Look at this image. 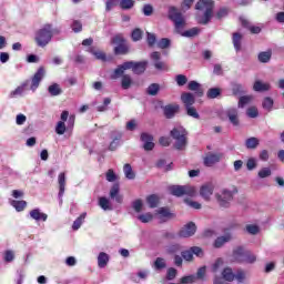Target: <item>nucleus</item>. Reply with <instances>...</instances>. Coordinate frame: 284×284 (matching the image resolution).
I'll list each match as a JSON object with an SVG mask.
<instances>
[{"label": "nucleus", "mask_w": 284, "mask_h": 284, "mask_svg": "<svg viewBox=\"0 0 284 284\" xmlns=\"http://www.w3.org/2000/svg\"><path fill=\"white\" fill-rule=\"evenodd\" d=\"M34 41L39 48H45L52 41V24H44L36 32Z\"/></svg>", "instance_id": "3"}, {"label": "nucleus", "mask_w": 284, "mask_h": 284, "mask_svg": "<svg viewBox=\"0 0 284 284\" xmlns=\"http://www.w3.org/2000/svg\"><path fill=\"white\" fill-rule=\"evenodd\" d=\"M181 254H182V258H184V261H193L194 260V253L192 252V248L184 251Z\"/></svg>", "instance_id": "57"}, {"label": "nucleus", "mask_w": 284, "mask_h": 284, "mask_svg": "<svg viewBox=\"0 0 284 284\" xmlns=\"http://www.w3.org/2000/svg\"><path fill=\"white\" fill-rule=\"evenodd\" d=\"M148 68V61L134 62L128 61L123 64L119 65L115 70L111 79H119L125 72V70H132L134 74H143Z\"/></svg>", "instance_id": "1"}, {"label": "nucleus", "mask_w": 284, "mask_h": 284, "mask_svg": "<svg viewBox=\"0 0 284 284\" xmlns=\"http://www.w3.org/2000/svg\"><path fill=\"white\" fill-rule=\"evenodd\" d=\"M28 85H30V81L27 80L20 87H18L16 90L11 91L10 98L14 99V97H21V94H23V92H26V88H28Z\"/></svg>", "instance_id": "18"}, {"label": "nucleus", "mask_w": 284, "mask_h": 284, "mask_svg": "<svg viewBox=\"0 0 284 284\" xmlns=\"http://www.w3.org/2000/svg\"><path fill=\"white\" fill-rule=\"evenodd\" d=\"M142 12L144 17H152V14H154V7H152V4H144Z\"/></svg>", "instance_id": "51"}, {"label": "nucleus", "mask_w": 284, "mask_h": 284, "mask_svg": "<svg viewBox=\"0 0 284 284\" xmlns=\"http://www.w3.org/2000/svg\"><path fill=\"white\" fill-rule=\"evenodd\" d=\"M158 48H161V50H165V48H170V39L168 38H162L158 42Z\"/></svg>", "instance_id": "60"}, {"label": "nucleus", "mask_w": 284, "mask_h": 284, "mask_svg": "<svg viewBox=\"0 0 284 284\" xmlns=\"http://www.w3.org/2000/svg\"><path fill=\"white\" fill-rule=\"evenodd\" d=\"M30 216L33 221H48V214L41 213V210L39 209L32 210Z\"/></svg>", "instance_id": "20"}, {"label": "nucleus", "mask_w": 284, "mask_h": 284, "mask_svg": "<svg viewBox=\"0 0 284 284\" xmlns=\"http://www.w3.org/2000/svg\"><path fill=\"white\" fill-rule=\"evenodd\" d=\"M161 90V85L159 83H152L148 89L146 93L150 97H156L159 94V91Z\"/></svg>", "instance_id": "37"}, {"label": "nucleus", "mask_w": 284, "mask_h": 284, "mask_svg": "<svg viewBox=\"0 0 284 284\" xmlns=\"http://www.w3.org/2000/svg\"><path fill=\"white\" fill-rule=\"evenodd\" d=\"M186 114L187 116H192V119H201V115L196 111V108L194 106H187L186 108Z\"/></svg>", "instance_id": "48"}, {"label": "nucleus", "mask_w": 284, "mask_h": 284, "mask_svg": "<svg viewBox=\"0 0 284 284\" xmlns=\"http://www.w3.org/2000/svg\"><path fill=\"white\" fill-rule=\"evenodd\" d=\"M123 172H124V176H126V179H129L130 181L136 178V174H134V171L132 170V165L130 164H124Z\"/></svg>", "instance_id": "33"}, {"label": "nucleus", "mask_w": 284, "mask_h": 284, "mask_svg": "<svg viewBox=\"0 0 284 284\" xmlns=\"http://www.w3.org/2000/svg\"><path fill=\"white\" fill-rule=\"evenodd\" d=\"M215 199L217 205H220L223 209H227L230 207V204L234 199V194L232 193V191L223 189L222 191L215 194Z\"/></svg>", "instance_id": "7"}, {"label": "nucleus", "mask_w": 284, "mask_h": 284, "mask_svg": "<svg viewBox=\"0 0 284 284\" xmlns=\"http://www.w3.org/2000/svg\"><path fill=\"white\" fill-rule=\"evenodd\" d=\"M226 116L229 118L230 123L232 125L237 126L240 121H239V110L235 108H230L226 110Z\"/></svg>", "instance_id": "15"}, {"label": "nucleus", "mask_w": 284, "mask_h": 284, "mask_svg": "<svg viewBox=\"0 0 284 284\" xmlns=\"http://www.w3.org/2000/svg\"><path fill=\"white\" fill-rule=\"evenodd\" d=\"M241 41H243V36L241 33H233V45L236 52L241 51Z\"/></svg>", "instance_id": "38"}, {"label": "nucleus", "mask_w": 284, "mask_h": 284, "mask_svg": "<svg viewBox=\"0 0 284 284\" xmlns=\"http://www.w3.org/2000/svg\"><path fill=\"white\" fill-rule=\"evenodd\" d=\"M212 194H214V184L206 183L200 187V196H202L204 201H212Z\"/></svg>", "instance_id": "11"}, {"label": "nucleus", "mask_w": 284, "mask_h": 284, "mask_svg": "<svg viewBox=\"0 0 284 284\" xmlns=\"http://www.w3.org/2000/svg\"><path fill=\"white\" fill-rule=\"evenodd\" d=\"M200 32H201V29L195 27V28L184 31L182 33V37L192 38V37H196Z\"/></svg>", "instance_id": "44"}, {"label": "nucleus", "mask_w": 284, "mask_h": 284, "mask_svg": "<svg viewBox=\"0 0 284 284\" xmlns=\"http://www.w3.org/2000/svg\"><path fill=\"white\" fill-rule=\"evenodd\" d=\"M175 81H176L178 85L183 87V85H185V83H187V77H185L183 74H179V75H176Z\"/></svg>", "instance_id": "62"}, {"label": "nucleus", "mask_w": 284, "mask_h": 284, "mask_svg": "<svg viewBox=\"0 0 284 284\" xmlns=\"http://www.w3.org/2000/svg\"><path fill=\"white\" fill-rule=\"evenodd\" d=\"M257 59L260 63H270V60L272 59V52L271 51L260 52L257 55Z\"/></svg>", "instance_id": "30"}, {"label": "nucleus", "mask_w": 284, "mask_h": 284, "mask_svg": "<svg viewBox=\"0 0 284 284\" xmlns=\"http://www.w3.org/2000/svg\"><path fill=\"white\" fill-rule=\"evenodd\" d=\"M73 32H81L83 30V24L79 20H74L72 26H71Z\"/></svg>", "instance_id": "61"}, {"label": "nucleus", "mask_w": 284, "mask_h": 284, "mask_svg": "<svg viewBox=\"0 0 284 284\" xmlns=\"http://www.w3.org/2000/svg\"><path fill=\"white\" fill-rule=\"evenodd\" d=\"M230 241H232V234L222 235L215 240L214 247H223L224 243H230Z\"/></svg>", "instance_id": "21"}, {"label": "nucleus", "mask_w": 284, "mask_h": 284, "mask_svg": "<svg viewBox=\"0 0 284 284\" xmlns=\"http://www.w3.org/2000/svg\"><path fill=\"white\" fill-rule=\"evenodd\" d=\"M99 205L102 207V210H112L110 206V200H108V197H100Z\"/></svg>", "instance_id": "52"}, {"label": "nucleus", "mask_w": 284, "mask_h": 284, "mask_svg": "<svg viewBox=\"0 0 284 284\" xmlns=\"http://www.w3.org/2000/svg\"><path fill=\"white\" fill-rule=\"evenodd\" d=\"M58 183H59V196L60 199L63 196V194L65 193V172H62L58 175Z\"/></svg>", "instance_id": "23"}, {"label": "nucleus", "mask_w": 284, "mask_h": 284, "mask_svg": "<svg viewBox=\"0 0 284 284\" xmlns=\"http://www.w3.org/2000/svg\"><path fill=\"white\" fill-rule=\"evenodd\" d=\"M246 232L254 236L261 232V229L258 227V225L248 224V225H246Z\"/></svg>", "instance_id": "49"}, {"label": "nucleus", "mask_w": 284, "mask_h": 284, "mask_svg": "<svg viewBox=\"0 0 284 284\" xmlns=\"http://www.w3.org/2000/svg\"><path fill=\"white\" fill-rule=\"evenodd\" d=\"M55 132L60 135L65 134V122L59 121L55 126Z\"/></svg>", "instance_id": "56"}, {"label": "nucleus", "mask_w": 284, "mask_h": 284, "mask_svg": "<svg viewBox=\"0 0 284 284\" xmlns=\"http://www.w3.org/2000/svg\"><path fill=\"white\" fill-rule=\"evenodd\" d=\"M189 90L196 92L197 97H203V89H201V84L196 81L189 82Z\"/></svg>", "instance_id": "25"}, {"label": "nucleus", "mask_w": 284, "mask_h": 284, "mask_svg": "<svg viewBox=\"0 0 284 284\" xmlns=\"http://www.w3.org/2000/svg\"><path fill=\"white\" fill-rule=\"evenodd\" d=\"M221 95V89L219 88H212L207 91V98L209 99H216V97Z\"/></svg>", "instance_id": "53"}, {"label": "nucleus", "mask_w": 284, "mask_h": 284, "mask_svg": "<svg viewBox=\"0 0 284 284\" xmlns=\"http://www.w3.org/2000/svg\"><path fill=\"white\" fill-rule=\"evenodd\" d=\"M154 270H165L166 264L165 260L162 257H158L153 264Z\"/></svg>", "instance_id": "46"}, {"label": "nucleus", "mask_w": 284, "mask_h": 284, "mask_svg": "<svg viewBox=\"0 0 284 284\" xmlns=\"http://www.w3.org/2000/svg\"><path fill=\"white\" fill-rule=\"evenodd\" d=\"M195 9L200 12H203V16H197L199 23H202V26H207L210 23V20L212 19V12L214 10V1L212 0H200Z\"/></svg>", "instance_id": "2"}, {"label": "nucleus", "mask_w": 284, "mask_h": 284, "mask_svg": "<svg viewBox=\"0 0 284 284\" xmlns=\"http://www.w3.org/2000/svg\"><path fill=\"white\" fill-rule=\"evenodd\" d=\"M257 176L260 179H267V176H272V170L270 168H263L258 171Z\"/></svg>", "instance_id": "50"}, {"label": "nucleus", "mask_w": 284, "mask_h": 284, "mask_svg": "<svg viewBox=\"0 0 284 284\" xmlns=\"http://www.w3.org/2000/svg\"><path fill=\"white\" fill-rule=\"evenodd\" d=\"M245 248L243 246H237L233 250V256L236 261H243L245 258Z\"/></svg>", "instance_id": "28"}, {"label": "nucleus", "mask_w": 284, "mask_h": 284, "mask_svg": "<svg viewBox=\"0 0 284 284\" xmlns=\"http://www.w3.org/2000/svg\"><path fill=\"white\" fill-rule=\"evenodd\" d=\"M141 141H143L144 145L143 149L146 152H150L152 150H154V136H152V134L150 133H142L141 134Z\"/></svg>", "instance_id": "14"}, {"label": "nucleus", "mask_w": 284, "mask_h": 284, "mask_svg": "<svg viewBox=\"0 0 284 284\" xmlns=\"http://www.w3.org/2000/svg\"><path fill=\"white\" fill-rule=\"evenodd\" d=\"M48 92L51 97H59V94H62L63 90H61V85L53 83L48 88Z\"/></svg>", "instance_id": "29"}, {"label": "nucleus", "mask_w": 284, "mask_h": 284, "mask_svg": "<svg viewBox=\"0 0 284 284\" xmlns=\"http://www.w3.org/2000/svg\"><path fill=\"white\" fill-rule=\"evenodd\" d=\"M85 216H88V213H82L74 222L72 225L73 230H79L81 225H83V221H85Z\"/></svg>", "instance_id": "42"}, {"label": "nucleus", "mask_w": 284, "mask_h": 284, "mask_svg": "<svg viewBox=\"0 0 284 284\" xmlns=\"http://www.w3.org/2000/svg\"><path fill=\"white\" fill-rule=\"evenodd\" d=\"M131 38L133 41H141L143 39V30L134 29L131 33Z\"/></svg>", "instance_id": "47"}, {"label": "nucleus", "mask_w": 284, "mask_h": 284, "mask_svg": "<svg viewBox=\"0 0 284 284\" xmlns=\"http://www.w3.org/2000/svg\"><path fill=\"white\" fill-rule=\"evenodd\" d=\"M246 168L247 170L252 171V170H255L256 168V159L254 158H250L246 162Z\"/></svg>", "instance_id": "63"}, {"label": "nucleus", "mask_w": 284, "mask_h": 284, "mask_svg": "<svg viewBox=\"0 0 284 284\" xmlns=\"http://www.w3.org/2000/svg\"><path fill=\"white\" fill-rule=\"evenodd\" d=\"M169 192L172 196H196V189L192 185H171Z\"/></svg>", "instance_id": "5"}, {"label": "nucleus", "mask_w": 284, "mask_h": 284, "mask_svg": "<svg viewBox=\"0 0 284 284\" xmlns=\"http://www.w3.org/2000/svg\"><path fill=\"white\" fill-rule=\"evenodd\" d=\"M110 261V256H108V253L101 252L98 256V265L99 267H105L108 265V262Z\"/></svg>", "instance_id": "32"}, {"label": "nucleus", "mask_w": 284, "mask_h": 284, "mask_svg": "<svg viewBox=\"0 0 284 284\" xmlns=\"http://www.w3.org/2000/svg\"><path fill=\"white\" fill-rule=\"evenodd\" d=\"M155 216L161 223H165V221H170V219H174L176 215L170 212V209L168 207H160L155 211Z\"/></svg>", "instance_id": "10"}, {"label": "nucleus", "mask_w": 284, "mask_h": 284, "mask_svg": "<svg viewBox=\"0 0 284 284\" xmlns=\"http://www.w3.org/2000/svg\"><path fill=\"white\" fill-rule=\"evenodd\" d=\"M221 159H223V153H209L204 158V165H206V168H212V165L219 163Z\"/></svg>", "instance_id": "13"}, {"label": "nucleus", "mask_w": 284, "mask_h": 284, "mask_svg": "<svg viewBox=\"0 0 284 284\" xmlns=\"http://www.w3.org/2000/svg\"><path fill=\"white\" fill-rule=\"evenodd\" d=\"M252 101H254V97L253 95H244L241 97L239 100V108H245V105H250V103H252Z\"/></svg>", "instance_id": "36"}, {"label": "nucleus", "mask_w": 284, "mask_h": 284, "mask_svg": "<svg viewBox=\"0 0 284 284\" xmlns=\"http://www.w3.org/2000/svg\"><path fill=\"white\" fill-rule=\"evenodd\" d=\"M196 281V277L194 275H189V276H184L181 278V283L182 284H187V283H194Z\"/></svg>", "instance_id": "64"}, {"label": "nucleus", "mask_w": 284, "mask_h": 284, "mask_svg": "<svg viewBox=\"0 0 284 284\" xmlns=\"http://www.w3.org/2000/svg\"><path fill=\"white\" fill-rule=\"evenodd\" d=\"M181 99L185 108H191L195 103L194 94L192 93H182Z\"/></svg>", "instance_id": "19"}, {"label": "nucleus", "mask_w": 284, "mask_h": 284, "mask_svg": "<svg viewBox=\"0 0 284 284\" xmlns=\"http://www.w3.org/2000/svg\"><path fill=\"white\" fill-rule=\"evenodd\" d=\"M151 61H153L154 68H156L159 71L168 70V64L165 62L161 61V52L154 51L150 55Z\"/></svg>", "instance_id": "12"}, {"label": "nucleus", "mask_w": 284, "mask_h": 284, "mask_svg": "<svg viewBox=\"0 0 284 284\" xmlns=\"http://www.w3.org/2000/svg\"><path fill=\"white\" fill-rule=\"evenodd\" d=\"M169 19L174 22L176 32H181L185 28V18L175 7H169Z\"/></svg>", "instance_id": "6"}, {"label": "nucleus", "mask_w": 284, "mask_h": 284, "mask_svg": "<svg viewBox=\"0 0 284 284\" xmlns=\"http://www.w3.org/2000/svg\"><path fill=\"white\" fill-rule=\"evenodd\" d=\"M119 184H114L110 190L111 199H115L116 203H123V195L119 194Z\"/></svg>", "instance_id": "22"}, {"label": "nucleus", "mask_w": 284, "mask_h": 284, "mask_svg": "<svg viewBox=\"0 0 284 284\" xmlns=\"http://www.w3.org/2000/svg\"><path fill=\"white\" fill-rule=\"evenodd\" d=\"M11 205L17 210V212H23V210H26V205H28V202L23 200L21 201L13 200L11 202Z\"/></svg>", "instance_id": "39"}, {"label": "nucleus", "mask_w": 284, "mask_h": 284, "mask_svg": "<svg viewBox=\"0 0 284 284\" xmlns=\"http://www.w3.org/2000/svg\"><path fill=\"white\" fill-rule=\"evenodd\" d=\"M128 52H130V47L126 42H122V44L114 48V54H128Z\"/></svg>", "instance_id": "26"}, {"label": "nucleus", "mask_w": 284, "mask_h": 284, "mask_svg": "<svg viewBox=\"0 0 284 284\" xmlns=\"http://www.w3.org/2000/svg\"><path fill=\"white\" fill-rule=\"evenodd\" d=\"M160 201H161V197H159V195L156 194H151L146 197V203L151 209L159 207Z\"/></svg>", "instance_id": "24"}, {"label": "nucleus", "mask_w": 284, "mask_h": 284, "mask_svg": "<svg viewBox=\"0 0 284 284\" xmlns=\"http://www.w3.org/2000/svg\"><path fill=\"white\" fill-rule=\"evenodd\" d=\"M91 54H93V57H95V59H98L99 61H105V54L103 53V51H97L94 49H91Z\"/></svg>", "instance_id": "59"}, {"label": "nucleus", "mask_w": 284, "mask_h": 284, "mask_svg": "<svg viewBox=\"0 0 284 284\" xmlns=\"http://www.w3.org/2000/svg\"><path fill=\"white\" fill-rule=\"evenodd\" d=\"M241 23L244 28H248L250 32H252V34H258L261 32L260 27H252L250 26V21L241 18Z\"/></svg>", "instance_id": "35"}, {"label": "nucleus", "mask_w": 284, "mask_h": 284, "mask_svg": "<svg viewBox=\"0 0 284 284\" xmlns=\"http://www.w3.org/2000/svg\"><path fill=\"white\" fill-rule=\"evenodd\" d=\"M196 234V224L194 222L186 223L179 232L181 239H190Z\"/></svg>", "instance_id": "9"}, {"label": "nucleus", "mask_w": 284, "mask_h": 284, "mask_svg": "<svg viewBox=\"0 0 284 284\" xmlns=\"http://www.w3.org/2000/svg\"><path fill=\"white\" fill-rule=\"evenodd\" d=\"M121 85L123 90H129L130 85H132V77L130 74L122 75Z\"/></svg>", "instance_id": "41"}, {"label": "nucleus", "mask_w": 284, "mask_h": 284, "mask_svg": "<svg viewBox=\"0 0 284 284\" xmlns=\"http://www.w3.org/2000/svg\"><path fill=\"white\" fill-rule=\"evenodd\" d=\"M262 106L266 112H272V108H274V100L270 97L264 98Z\"/></svg>", "instance_id": "34"}, {"label": "nucleus", "mask_w": 284, "mask_h": 284, "mask_svg": "<svg viewBox=\"0 0 284 284\" xmlns=\"http://www.w3.org/2000/svg\"><path fill=\"white\" fill-rule=\"evenodd\" d=\"M134 0H121L120 8L121 10H132L134 8Z\"/></svg>", "instance_id": "40"}, {"label": "nucleus", "mask_w": 284, "mask_h": 284, "mask_svg": "<svg viewBox=\"0 0 284 284\" xmlns=\"http://www.w3.org/2000/svg\"><path fill=\"white\" fill-rule=\"evenodd\" d=\"M111 43L113 45H121L122 43H125V38H123V34L119 33L115 34L112 39H111Z\"/></svg>", "instance_id": "45"}, {"label": "nucleus", "mask_w": 284, "mask_h": 284, "mask_svg": "<svg viewBox=\"0 0 284 284\" xmlns=\"http://www.w3.org/2000/svg\"><path fill=\"white\" fill-rule=\"evenodd\" d=\"M164 116L172 119L179 112V104H168L163 108Z\"/></svg>", "instance_id": "16"}, {"label": "nucleus", "mask_w": 284, "mask_h": 284, "mask_svg": "<svg viewBox=\"0 0 284 284\" xmlns=\"http://www.w3.org/2000/svg\"><path fill=\"white\" fill-rule=\"evenodd\" d=\"M43 77H45V68L40 67L31 79L30 90H32V92H37L41 81H43Z\"/></svg>", "instance_id": "8"}, {"label": "nucleus", "mask_w": 284, "mask_h": 284, "mask_svg": "<svg viewBox=\"0 0 284 284\" xmlns=\"http://www.w3.org/2000/svg\"><path fill=\"white\" fill-rule=\"evenodd\" d=\"M171 136L175 141V149L176 150H185L187 145V131L182 126L174 128L171 130Z\"/></svg>", "instance_id": "4"}, {"label": "nucleus", "mask_w": 284, "mask_h": 284, "mask_svg": "<svg viewBox=\"0 0 284 284\" xmlns=\"http://www.w3.org/2000/svg\"><path fill=\"white\" fill-rule=\"evenodd\" d=\"M146 42L149 48H152L156 43V36L154 33L146 32Z\"/></svg>", "instance_id": "55"}, {"label": "nucleus", "mask_w": 284, "mask_h": 284, "mask_svg": "<svg viewBox=\"0 0 284 284\" xmlns=\"http://www.w3.org/2000/svg\"><path fill=\"white\" fill-rule=\"evenodd\" d=\"M272 89L270 83H263L261 80L255 81L253 90L255 92H268Z\"/></svg>", "instance_id": "17"}, {"label": "nucleus", "mask_w": 284, "mask_h": 284, "mask_svg": "<svg viewBox=\"0 0 284 284\" xmlns=\"http://www.w3.org/2000/svg\"><path fill=\"white\" fill-rule=\"evenodd\" d=\"M246 114L250 119H256V116H258V109L251 106L246 110Z\"/></svg>", "instance_id": "54"}, {"label": "nucleus", "mask_w": 284, "mask_h": 284, "mask_svg": "<svg viewBox=\"0 0 284 284\" xmlns=\"http://www.w3.org/2000/svg\"><path fill=\"white\" fill-rule=\"evenodd\" d=\"M153 219L154 215L152 213H144L138 216V220L141 221V223H151Z\"/></svg>", "instance_id": "43"}, {"label": "nucleus", "mask_w": 284, "mask_h": 284, "mask_svg": "<svg viewBox=\"0 0 284 284\" xmlns=\"http://www.w3.org/2000/svg\"><path fill=\"white\" fill-rule=\"evenodd\" d=\"M222 277L224 278V281L232 283V281H234L235 278V275H234V272H232V268L226 267L222 272Z\"/></svg>", "instance_id": "31"}, {"label": "nucleus", "mask_w": 284, "mask_h": 284, "mask_svg": "<svg viewBox=\"0 0 284 284\" xmlns=\"http://www.w3.org/2000/svg\"><path fill=\"white\" fill-rule=\"evenodd\" d=\"M242 261L244 263H256V255L252 253H245L244 258Z\"/></svg>", "instance_id": "58"}, {"label": "nucleus", "mask_w": 284, "mask_h": 284, "mask_svg": "<svg viewBox=\"0 0 284 284\" xmlns=\"http://www.w3.org/2000/svg\"><path fill=\"white\" fill-rule=\"evenodd\" d=\"M261 141L257 138H248L245 141V145L247 148V150H256V148H258Z\"/></svg>", "instance_id": "27"}]
</instances>
